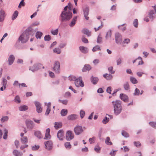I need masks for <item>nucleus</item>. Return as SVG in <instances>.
Wrapping results in <instances>:
<instances>
[{"mask_svg": "<svg viewBox=\"0 0 156 156\" xmlns=\"http://www.w3.org/2000/svg\"><path fill=\"white\" fill-rule=\"evenodd\" d=\"M34 32L33 28L30 27L27 28L19 37L18 41L22 44L26 43L29 40L30 36H33Z\"/></svg>", "mask_w": 156, "mask_h": 156, "instance_id": "nucleus-1", "label": "nucleus"}, {"mask_svg": "<svg viewBox=\"0 0 156 156\" xmlns=\"http://www.w3.org/2000/svg\"><path fill=\"white\" fill-rule=\"evenodd\" d=\"M113 106L114 113L116 115H118L122 112V110L121 106V101L119 100H116L112 101Z\"/></svg>", "mask_w": 156, "mask_h": 156, "instance_id": "nucleus-2", "label": "nucleus"}, {"mask_svg": "<svg viewBox=\"0 0 156 156\" xmlns=\"http://www.w3.org/2000/svg\"><path fill=\"white\" fill-rule=\"evenodd\" d=\"M72 16L73 14L71 12H62L59 16V20L62 23L67 22L72 18Z\"/></svg>", "mask_w": 156, "mask_h": 156, "instance_id": "nucleus-3", "label": "nucleus"}, {"mask_svg": "<svg viewBox=\"0 0 156 156\" xmlns=\"http://www.w3.org/2000/svg\"><path fill=\"white\" fill-rule=\"evenodd\" d=\"M53 69L55 73L59 74L60 73V63L58 61H55L54 62Z\"/></svg>", "mask_w": 156, "mask_h": 156, "instance_id": "nucleus-4", "label": "nucleus"}, {"mask_svg": "<svg viewBox=\"0 0 156 156\" xmlns=\"http://www.w3.org/2000/svg\"><path fill=\"white\" fill-rule=\"evenodd\" d=\"M115 43L118 44H121L122 41L121 34L118 32H116L115 33Z\"/></svg>", "mask_w": 156, "mask_h": 156, "instance_id": "nucleus-5", "label": "nucleus"}, {"mask_svg": "<svg viewBox=\"0 0 156 156\" xmlns=\"http://www.w3.org/2000/svg\"><path fill=\"white\" fill-rule=\"evenodd\" d=\"M42 66V65L39 63L35 64L32 67H30L29 69L32 72H34L39 69H40Z\"/></svg>", "mask_w": 156, "mask_h": 156, "instance_id": "nucleus-6", "label": "nucleus"}, {"mask_svg": "<svg viewBox=\"0 0 156 156\" xmlns=\"http://www.w3.org/2000/svg\"><path fill=\"white\" fill-rule=\"evenodd\" d=\"M74 83L75 86L78 87L80 86L83 87L84 86L83 82L82 81V78L81 77L76 78L75 81Z\"/></svg>", "mask_w": 156, "mask_h": 156, "instance_id": "nucleus-7", "label": "nucleus"}, {"mask_svg": "<svg viewBox=\"0 0 156 156\" xmlns=\"http://www.w3.org/2000/svg\"><path fill=\"white\" fill-rule=\"evenodd\" d=\"M74 132L76 135H79L81 134L83 131L82 126L77 125L74 128Z\"/></svg>", "mask_w": 156, "mask_h": 156, "instance_id": "nucleus-8", "label": "nucleus"}, {"mask_svg": "<svg viewBox=\"0 0 156 156\" xmlns=\"http://www.w3.org/2000/svg\"><path fill=\"white\" fill-rule=\"evenodd\" d=\"M66 137L67 140L70 141L74 138V135L72 131L68 130L66 132Z\"/></svg>", "mask_w": 156, "mask_h": 156, "instance_id": "nucleus-9", "label": "nucleus"}, {"mask_svg": "<svg viewBox=\"0 0 156 156\" xmlns=\"http://www.w3.org/2000/svg\"><path fill=\"white\" fill-rule=\"evenodd\" d=\"M26 123L27 129L30 130H31L34 126V123L31 120H26Z\"/></svg>", "mask_w": 156, "mask_h": 156, "instance_id": "nucleus-10", "label": "nucleus"}, {"mask_svg": "<svg viewBox=\"0 0 156 156\" xmlns=\"http://www.w3.org/2000/svg\"><path fill=\"white\" fill-rule=\"evenodd\" d=\"M34 104L36 108V111L38 113H40L42 112V108L41 107V105L40 103L37 101L34 102Z\"/></svg>", "mask_w": 156, "mask_h": 156, "instance_id": "nucleus-11", "label": "nucleus"}, {"mask_svg": "<svg viewBox=\"0 0 156 156\" xmlns=\"http://www.w3.org/2000/svg\"><path fill=\"white\" fill-rule=\"evenodd\" d=\"M83 14L85 19L86 20H88L89 17L88 16L89 13V7L88 6H86L85 8L83 9Z\"/></svg>", "mask_w": 156, "mask_h": 156, "instance_id": "nucleus-12", "label": "nucleus"}, {"mask_svg": "<svg viewBox=\"0 0 156 156\" xmlns=\"http://www.w3.org/2000/svg\"><path fill=\"white\" fill-rule=\"evenodd\" d=\"M15 59V57L13 55H10L8 59L7 62L9 66L12 65Z\"/></svg>", "mask_w": 156, "mask_h": 156, "instance_id": "nucleus-13", "label": "nucleus"}, {"mask_svg": "<svg viewBox=\"0 0 156 156\" xmlns=\"http://www.w3.org/2000/svg\"><path fill=\"white\" fill-rule=\"evenodd\" d=\"M64 136V131L63 130H60L58 131L57 134V137L60 140H63Z\"/></svg>", "mask_w": 156, "mask_h": 156, "instance_id": "nucleus-14", "label": "nucleus"}, {"mask_svg": "<svg viewBox=\"0 0 156 156\" xmlns=\"http://www.w3.org/2000/svg\"><path fill=\"white\" fill-rule=\"evenodd\" d=\"M52 143L51 141L48 140L45 143V146L46 148L48 150H50L52 148Z\"/></svg>", "mask_w": 156, "mask_h": 156, "instance_id": "nucleus-15", "label": "nucleus"}, {"mask_svg": "<svg viewBox=\"0 0 156 156\" xmlns=\"http://www.w3.org/2000/svg\"><path fill=\"white\" fill-rule=\"evenodd\" d=\"M5 11L3 9H1L0 11V22H3L6 16Z\"/></svg>", "mask_w": 156, "mask_h": 156, "instance_id": "nucleus-16", "label": "nucleus"}, {"mask_svg": "<svg viewBox=\"0 0 156 156\" xmlns=\"http://www.w3.org/2000/svg\"><path fill=\"white\" fill-rule=\"evenodd\" d=\"M120 99L125 102H127L128 101V96L124 94H120Z\"/></svg>", "mask_w": 156, "mask_h": 156, "instance_id": "nucleus-17", "label": "nucleus"}, {"mask_svg": "<svg viewBox=\"0 0 156 156\" xmlns=\"http://www.w3.org/2000/svg\"><path fill=\"white\" fill-rule=\"evenodd\" d=\"M50 129L49 128L46 130L45 136L44 138V139L48 140L50 139L51 136L50 134Z\"/></svg>", "mask_w": 156, "mask_h": 156, "instance_id": "nucleus-18", "label": "nucleus"}, {"mask_svg": "<svg viewBox=\"0 0 156 156\" xmlns=\"http://www.w3.org/2000/svg\"><path fill=\"white\" fill-rule=\"evenodd\" d=\"M91 83L94 84H97L99 80V79L97 77H94L92 76L90 78Z\"/></svg>", "mask_w": 156, "mask_h": 156, "instance_id": "nucleus-19", "label": "nucleus"}, {"mask_svg": "<svg viewBox=\"0 0 156 156\" xmlns=\"http://www.w3.org/2000/svg\"><path fill=\"white\" fill-rule=\"evenodd\" d=\"M90 66L89 64H86L84 65L83 68L82 69L83 72H86L87 71H89L91 69Z\"/></svg>", "mask_w": 156, "mask_h": 156, "instance_id": "nucleus-20", "label": "nucleus"}, {"mask_svg": "<svg viewBox=\"0 0 156 156\" xmlns=\"http://www.w3.org/2000/svg\"><path fill=\"white\" fill-rule=\"evenodd\" d=\"M78 118V115L76 114H71L68 116L67 119L69 120H74Z\"/></svg>", "mask_w": 156, "mask_h": 156, "instance_id": "nucleus-21", "label": "nucleus"}, {"mask_svg": "<svg viewBox=\"0 0 156 156\" xmlns=\"http://www.w3.org/2000/svg\"><path fill=\"white\" fill-rule=\"evenodd\" d=\"M77 16H75L72 19L71 21L69 24V26L72 27L74 26L76 24V22Z\"/></svg>", "mask_w": 156, "mask_h": 156, "instance_id": "nucleus-22", "label": "nucleus"}, {"mask_svg": "<svg viewBox=\"0 0 156 156\" xmlns=\"http://www.w3.org/2000/svg\"><path fill=\"white\" fill-rule=\"evenodd\" d=\"M79 49L81 52L83 53H86L88 51V48L83 46H80L79 47Z\"/></svg>", "mask_w": 156, "mask_h": 156, "instance_id": "nucleus-23", "label": "nucleus"}, {"mask_svg": "<svg viewBox=\"0 0 156 156\" xmlns=\"http://www.w3.org/2000/svg\"><path fill=\"white\" fill-rule=\"evenodd\" d=\"M28 109V107L26 105H21L19 107V110L20 111H25Z\"/></svg>", "mask_w": 156, "mask_h": 156, "instance_id": "nucleus-24", "label": "nucleus"}, {"mask_svg": "<svg viewBox=\"0 0 156 156\" xmlns=\"http://www.w3.org/2000/svg\"><path fill=\"white\" fill-rule=\"evenodd\" d=\"M51 103L50 102H48L47 105V108L45 113V115H48L51 111Z\"/></svg>", "mask_w": 156, "mask_h": 156, "instance_id": "nucleus-25", "label": "nucleus"}, {"mask_svg": "<svg viewBox=\"0 0 156 156\" xmlns=\"http://www.w3.org/2000/svg\"><path fill=\"white\" fill-rule=\"evenodd\" d=\"M34 134L37 138L39 139L43 138L42 134L40 131H36L34 132Z\"/></svg>", "mask_w": 156, "mask_h": 156, "instance_id": "nucleus-26", "label": "nucleus"}, {"mask_svg": "<svg viewBox=\"0 0 156 156\" xmlns=\"http://www.w3.org/2000/svg\"><path fill=\"white\" fill-rule=\"evenodd\" d=\"M103 76L108 80H110L112 79V76L110 74L106 73L103 75Z\"/></svg>", "mask_w": 156, "mask_h": 156, "instance_id": "nucleus-27", "label": "nucleus"}, {"mask_svg": "<svg viewBox=\"0 0 156 156\" xmlns=\"http://www.w3.org/2000/svg\"><path fill=\"white\" fill-rule=\"evenodd\" d=\"M112 34V31L111 30H109L106 33L105 38L106 40L110 38L111 37Z\"/></svg>", "mask_w": 156, "mask_h": 156, "instance_id": "nucleus-28", "label": "nucleus"}, {"mask_svg": "<svg viewBox=\"0 0 156 156\" xmlns=\"http://www.w3.org/2000/svg\"><path fill=\"white\" fill-rule=\"evenodd\" d=\"M62 126V124L61 122H55L54 126L56 129L61 128Z\"/></svg>", "mask_w": 156, "mask_h": 156, "instance_id": "nucleus-29", "label": "nucleus"}, {"mask_svg": "<svg viewBox=\"0 0 156 156\" xmlns=\"http://www.w3.org/2000/svg\"><path fill=\"white\" fill-rule=\"evenodd\" d=\"M105 144L108 145H112V143L110 141V138L109 137H107L105 140Z\"/></svg>", "mask_w": 156, "mask_h": 156, "instance_id": "nucleus-30", "label": "nucleus"}, {"mask_svg": "<svg viewBox=\"0 0 156 156\" xmlns=\"http://www.w3.org/2000/svg\"><path fill=\"white\" fill-rule=\"evenodd\" d=\"M83 33L86 34L88 36H90L91 35V32L89 30L87 29H84L82 30Z\"/></svg>", "mask_w": 156, "mask_h": 156, "instance_id": "nucleus-31", "label": "nucleus"}, {"mask_svg": "<svg viewBox=\"0 0 156 156\" xmlns=\"http://www.w3.org/2000/svg\"><path fill=\"white\" fill-rule=\"evenodd\" d=\"M67 110L66 109H64L61 110L60 113L62 116H64L67 115Z\"/></svg>", "mask_w": 156, "mask_h": 156, "instance_id": "nucleus-32", "label": "nucleus"}, {"mask_svg": "<svg viewBox=\"0 0 156 156\" xmlns=\"http://www.w3.org/2000/svg\"><path fill=\"white\" fill-rule=\"evenodd\" d=\"M18 15V12L16 10L15 11L12 15V20H14L17 17Z\"/></svg>", "mask_w": 156, "mask_h": 156, "instance_id": "nucleus-33", "label": "nucleus"}, {"mask_svg": "<svg viewBox=\"0 0 156 156\" xmlns=\"http://www.w3.org/2000/svg\"><path fill=\"white\" fill-rule=\"evenodd\" d=\"M13 153L15 156H20L23 154L22 153L16 150H15L13 151Z\"/></svg>", "mask_w": 156, "mask_h": 156, "instance_id": "nucleus-34", "label": "nucleus"}, {"mask_svg": "<svg viewBox=\"0 0 156 156\" xmlns=\"http://www.w3.org/2000/svg\"><path fill=\"white\" fill-rule=\"evenodd\" d=\"M42 34L43 33L42 32L38 31L36 33L35 36L37 39H41Z\"/></svg>", "mask_w": 156, "mask_h": 156, "instance_id": "nucleus-35", "label": "nucleus"}, {"mask_svg": "<svg viewBox=\"0 0 156 156\" xmlns=\"http://www.w3.org/2000/svg\"><path fill=\"white\" fill-rule=\"evenodd\" d=\"M103 42L102 37H101L100 34H99L98 37L97 42L98 44H101Z\"/></svg>", "mask_w": 156, "mask_h": 156, "instance_id": "nucleus-36", "label": "nucleus"}, {"mask_svg": "<svg viewBox=\"0 0 156 156\" xmlns=\"http://www.w3.org/2000/svg\"><path fill=\"white\" fill-rule=\"evenodd\" d=\"M101 49L98 45H96L92 48V51L93 52H95L97 51H101Z\"/></svg>", "mask_w": 156, "mask_h": 156, "instance_id": "nucleus-37", "label": "nucleus"}, {"mask_svg": "<svg viewBox=\"0 0 156 156\" xmlns=\"http://www.w3.org/2000/svg\"><path fill=\"white\" fill-rule=\"evenodd\" d=\"M7 82V80L5 78H3L2 84L3 86L4 89H5L6 88Z\"/></svg>", "mask_w": 156, "mask_h": 156, "instance_id": "nucleus-38", "label": "nucleus"}, {"mask_svg": "<svg viewBox=\"0 0 156 156\" xmlns=\"http://www.w3.org/2000/svg\"><path fill=\"white\" fill-rule=\"evenodd\" d=\"M130 80L131 82L133 84L137 83L138 82L137 80L133 77H130Z\"/></svg>", "mask_w": 156, "mask_h": 156, "instance_id": "nucleus-39", "label": "nucleus"}, {"mask_svg": "<svg viewBox=\"0 0 156 156\" xmlns=\"http://www.w3.org/2000/svg\"><path fill=\"white\" fill-rule=\"evenodd\" d=\"M58 29L57 28L55 30H52L51 32L52 35H56L58 34Z\"/></svg>", "mask_w": 156, "mask_h": 156, "instance_id": "nucleus-40", "label": "nucleus"}, {"mask_svg": "<svg viewBox=\"0 0 156 156\" xmlns=\"http://www.w3.org/2000/svg\"><path fill=\"white\" fill-rule=\"evenodd\" d=\"M9 119V117L8 116H3L1 119L2 122H3L5 121H7Z\"/></svg>", "mask_w": 156, "mask_h": 156, "instance_id": "nucleus-41", "label": "nucleus"}, {"mask_svg": "<svg viewBox=\"0 0 156 156\" xmlns=\"http://www.w3.org/2000/svg\"><path fill=\"white\" fill-rule=\"evenodd\" d=\"M53 52L55 53H56L57 54H60L61 52V50L60 48H55L53 50Z\"/></svg>", "mask_w": 156, "mask_h": 156, "instance_id": "nucleus-42", "label": "nucleus"}, {"mask_svg": "<svg viewBox=\"0 0 156 156\" xmlns=\"http://www.w3.org/2000/svg\"><path fill=\"white\" fill-rule=\"evenodd\" d=\"M14 101L18 103H20L21 100L19 96L17 95L16 96L14 99Z\"/></svg>", "mask_w": 156, "mask_h": 156, "instance_id": "nucleus-43", "label": "nucleus"}, {"mask_svg": "<svg viewBox=\"0 0 156 156\" xmlns=\"http://www.w3.org/2000/svg\"><path fill=\"white\" fill-rule=\"evenodd\" d=\"M133 24L135 27L137 28L138 27V22L137 19H135L134 20L133 22Z\"/></svg>", "mask_w": 156, "mask_h": 156, "instance_id": "nucleus-44", "label": "nucleus"}, {"mask_svg": "<svg viewBox=\"0 0 156 156\" xmlns=\"http://www.w3.org/2000/svg\"><path fill=\"white\" fill-rule=\"evenodd\" d=\"M21 140L23 144H26L27 143V139L26 136H24L21 138Z\"/></svg>", "mask_w": 156, "mask_h": 156, "instance_id": "nucleus-45", "label": "nucleus"}, {"mask_svg": "<svg viewBox=\"0 0 156 156\" xmlns=\"http://www.w3.org/2000/svg\"><path fill=\"white\" fill-rule=\"evenodd\" d=\"M68 78H69V80L70 81H75L77 78L75 76H73V75L69 76Z\"/></svg>", "mask_w": 156, "mask_h": 156, "instance_id": "nucleus-46", "label": "nucleus"}, {"mask_svg": "<svg viewBox=\"0 0 156 156\" xmlns=\"http://www.w3.org/2000/svg\"><path fill=\"white\" fill-rule=\"evenodd\" d=\"M123 87L125 90H128L129 89V85L127 82L124 84Z\"/></svg>", "mask_w": 156, "mask_h": 156, "instance_id": "nucleus-47", "label": "nucleus"}, {"mask_svg": "<svg viewBox=\"0 0 156 156\" xmlns=\"http://www.w3.org/2000/svg\"><path fill=\"white\" fill-rule=\"evenodd\" d=\"M95 137L93 136L92 138H90L89 141L90 144H94L95 142Z\"/></svg>", "mask_w": 156, "mask_h": 156, "instance_id": "nucleus-48", "label": "nucleus"}, {"mask_svg": "<svg viewBox=\"0 0 156 156\" xmlns=\"http://www.w3.org/2000/svg\"><path fill=\"white\" fill-rule=\"evenodd\" d=\"M125 24H123L121 25H119L118 26V28L119 29L121 30L122 31H124L126 30V27H123L122 26L125 25Z\"/></svg>", "mask_w": 156, "mask_h": 156, "instance_id": "nucleus-49", "label": "nucleus"}, {"mask_svg": "<svg viewBox=\"0 0 156 156\" xmlns=\"http://www.w3.org/2000/svg\"><path fill=\"white\" fill-rule=\"evenodd\" d=\"M40 147V146L39 145H36L34 146H32L31 147L32 150L33 151H36L38 150Z\"/></svg>", "mask_w": 156, "mask_h": 156, "instance_id": "nucleus-50", "label": "nucleus"}, {"mask_svg": "<svg viewBox=\"0 0 156 156\" xmlns=\"http://www.w3.org/2000/svg\"><path fill=\"white\" fill-rule=\"evenodd\" d=\"M149 124L153 128L156 129V122H149Z\"/></svg>", "mask_w": 156, "mask_h": 156, "instance_id": "nucleus-51", "label": "nucleus"}, {"mask_svg": "<svg viewBox=\"0 0 156 156\" xmlns=\"http://www.w3.org/2000/svg\"><path fill=\"white\" fill-rule=\"evenodd\" d=\"M4 131L5 133L4 134L3 138L4 139H6L7 138L8 130L6 129H5Z\"/></svg>", "mask_w": 156, "mask_h": 156, "instance_id": "nucleus-52", "label": "nucleus"}, {"mask_svg": "<svg viewBox=\"0 0 156 156\" xmlns=\"http://www.w3.org/2000/svg\"><path fill=\"white\" fill-rule=\"evenodd\" d=\"M140 91L139 89L136 88L135 89L134 91V95H137L138 96L140 95Z\"/></svg>", "mask_w": 156, "mask_h": 156, "instance_id": "nucleus-53", "label": "nucleus"}, {"mask_svg": "<svg viewBox=\"0 0 156 156\" xmlns=\"http://www.w3.org/2000/svg\"><path fill=\"white\" fill-rule=\"evenodd\" d=\"M109 121V118L106 116L102 120V122L105 124H106Z\"/></svg>", "mask_w": 156, "mask_h": 156, "instance_id": "nucleus-54", "label": "nucleus"}, {"mask_svg": "<svg viewBox=\"0 0 156 156\" xmlns=\"http://www.w3.org/2000/svg\"><path fill=\"white\" fill-rule=\"evenodd\" d=\"M51 39V36L49 35H45L44 37L45 41H49Z\"/></svg>", "mask_w": 156, "mask_h": 156, "instance_id": "nucleus-55", "label": "nucleus"}, {"mask_svg": "<svg viewBox=\"0 0 156 156\" xmlns=\"http://www.w3.org/2000/svg\"><path fill=\"white\" fill-rule=\"evenodd\" d=\"M24 0H21V1L20 2L18 6V8H20L22 6H23L25 5V3L24 2Z\"/></svg>", "mask_w": 156, "mask_h": 156, "instance_id": "nucleus-56", "label": "nucleus"}, {"mask_svg": "<svg viewBox=\"0 0 156 156\" xmlns=\"http://www.w3.org/2000/svg\"><path fill=\"white\" fill-rule=\"evenodd\" d=\"M80 115L81 119H83L85 116V112L84 111L81 110L80 112Z\"/></svg>", "mask_w": 156, "mask_h": 156, "instance_id": "nucleus-57", "label": "nucleus"}, {"mask_svg": "<svg viewBox=\"0 0 156 156\" xmlns=\"http://www.w3.org/2000/svg\"><path fill=\"white\" fill-rule=\"evenodd\" d=\"M65 146L66 148L69 149L71 147V145L70 143L69 142H67L65 144Z\"/></svg>", "mask_w": 156, "mask_h": 156, "instance_id": "nucleus-58", "label": "nucleus"}, {"mask_svg": "<svg viewBox=\"0 0 156 156\" xmlns=\"http://www.w3.org/2000/svg\"><path fill=\"white\" fill-rule=\"evenodd\" d=\"M59 102H61L63 104L66 105L67 104L68 102V100H59Z\"/></svg>", "mask_w": 156, "mask_h": 156, "instance_id": "nucleus-59", "label": "nucleus"}, {"mask_svg": "<svg viewBox=\"0 0 156 156\" xmlns=\"http://www.w3.org/2000/svg\"><path fill=\"white\" fill-rule=\"evenodd\" d=\"M122 135L125 137H128L129 136L128 134L124 131H122Z\"/></svg>", "mask_w": 156, "mask_h": 156, "instance_id": "nucleus-60", "label": "nucleus"}, {"mask_svg": "<svg viewBox=\"0 0 156 156\" xmlns=\"http://www.w3.org/2000/svg\"><path fill=\"white\" fill-rule=\"evenodd\" d=\"M134 144L135 146H136V147H140L141 145V144L140 143L139 141L134 142Z\"/></svg>", "mask_w": 156, "mask_h": 156, "instance_id": "nucleus-61", "label": "nucleus"}, {"mask_svg": "<svg viewBox=\"0 0 156 156\" xmlns=\"http://www.w3.org/2000/svg\"><path fill=\"white\" fill-rule=\"evenodd\" d=\"M101 148L98 145L96 146L94 148V150L97 153H99Z\"/></svg>", "mask_w": 156, "mask_h": 156, "instance_id": "nucleus-62", "label": "nucleus"}, {"mask_svg": "<svg viewBox=\"0 0 156 156\" xmlns=\"http://www.w3.org/2000/svg\"><path fill=\"white\" fill-rule=\"evenodd\" d=\"M130 41V40L129 38H126L122 42V44H129Z\"/></svg>", "mask_w": 156, "mask_h": 156, "instance_id": "nucleus-63", "label": "nucleus"}, {"mask_svg": "<svg viewBox=\"0 0 156 156\" xmlns=\"http://www.w3.org/2000/svg\"><path fill=\"white\" fill-rule=\"evenodd\" d=\"M20 83H19L18 81L17 80H15L13 84V85L14 87H20Z\"/></svg>", "mask_w": 156, "mask_h": 156, "instance_id": "nucleus-64", "label": "nucleus"}]
</instances>
